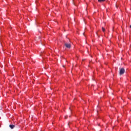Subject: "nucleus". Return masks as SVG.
<instances>
[{
  "label": "nucleus",
  "mask_w": 131,
  "mask_h": 131,
  "mask_svg": "<svg viewBox=\"0 0 131 131\" xmlns=\"http://www.w3.org/2000/svg\"><path fill=\"white\" fill-rule=\"evenodd\" d=\"M102 30L103 32H105V28H104V27L102 28Z\"/></svg>",
  "instance_id": "obj_5"
},
{
  "label": "nucleus",
  "mask_w": 131,
  "mask_h": 131,
  "mask_svg": "<svg viewBox=\"0 0 131 131\" xmlns=\"http://www.w3.org/2000/svg\"><path fill=\"white\" fill-rule=\"evenodd\" d=\"M125 72V70H124V68H121L120 69L119 74L120 75H122L123 74H124Z\"/></svg>",
  "instance_id": "obj_1"
},
{
  "label": "nucleus",
  "mask_w": 131,
  "mask_h": 131,
  "mask_svg": "<svg viewBox=\"0 0 131 131\" xmlns=\"http://www.w3.org/2000/svg\"><path fill=\"white\" fill-rule=\"evenodd\" d=\"M105 1L106 0H98V2H99V3H104Z\"/></svg>",
  "instance_id": "obj_4"
},
{
  "label": "nucleus",
  "mask_w": 131,
  "mask_h": 131,
  "mask_svg": "<svg viewBox=\"0 0 131 131\" xmlns=\"http://www.w3.org/2000/svg\"><path fill=\"white\" fill-rule=\"evenodd\" d=\"M65 118L66 119V118H67L66 117H65Z\"/></svg>",
  "instance_id": "obj_6"
},
{
  "label": "nucleus",
  "mask_w": 131,
  "mask_h": 131,
  "mask_svg": "<svg viewBox=\"0 0 131 131\" xmlns=\"http://www.w3.org/2000/svg\"><path fill=\"white\" fill-rule=\"evenodd\" d=\"M64 46L67 49H70L71 48V44L68 43H64Z\"/></svg>",
  "instance_id": "obj_2"
},
{
  "label": "nucleus",
  "mask_w": 131,
  "mask_h": 131,
  "mask_svg": "<svg viewBox=\"0 0 131 131\" xmlns=\"http://www.w3.org/2000/svg\"><path fill=\"white\" fill-rule=\"evenodd\" d=\"M9 127H10V128L13 129L14 128V127H15V125H9Z\"/></svg>",
  "instance_id": "obj_3"
}]
</instances>
